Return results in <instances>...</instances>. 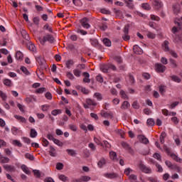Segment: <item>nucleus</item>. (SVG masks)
<instances>
[{
    "label": "nucleus",
    "mask_w": 182,
    "mask_h": 182,
    "mask_svg": "<svg viewBox=\"0 0 182 182\" xmlns=\"http://www.w3.org/2000/svg\"><path fill=\"white\" fill-rule=\"evenodd\" d=\"M38 41L41 45H45L46 42H48L49 43H55L56 40H55V37H53V35L47 33L43 37V38H39Z\"/></svg>",
    "instance_id": "1"
},
{
    "label": "nucleus",
    "mask_w": 182,
    "mask_h": 182,
    "mask_svg": "<svg viewBox=\"0 0 182 182\" xmlns=\"http://www.w3.org/2000/svg\"><path fill=\"white\" fill-rule=\"evenodd\" d=\"M139 167L140 170L143 171V173H146V174H150V173H151V168L147 167L141 162L139 164Z\"/></svg>",
    "instance_id": "2"
},
{
    "label": "nucleus",
    "mask_w": 182,
    "mask_h": 182,
    "mask_svg": "<svg viewBox=\"0 0 182 182\" xmlns=\"http://www.w3.org/2000/svg\"><path fill=\"white\" fill-rule=\"evenodd\" d=\"M89 18H83L80 20V23L83 28H85V29H89L90 28V24L89 23Z\"/></svg>",
    "instance_id": "3"
},
{
    "label": "nucleus",
    "mask_w": 182,
    "mask_h": 182,
    "mask_svg": "<svg viewBox=\"0 0 182 182\" xmlns=\"http://www.w3.org/2000/svg\"><path fill=\"white\" fill-rule=\"evenodd\" d=\"M166 69H167V68H166L165 65H163V64L156 65V72H158V73H164Z\"/></svg>",
    "instance_id": "4"
},
{
    "label": "nucleus",
    "mask_w": 182,
    "mask_h": 182,
    "mask_svg": "<svg viewBox=\"0 0 182 182\" xmlns=\"http://www.w3.org/2000/svg\"><path fill=\"white\" fill-rule=\"evenodd\" d=\"M155 9L163 8V2L161 0H153Z\"/></svg>",
    "instance_id": "5"
},
{
    "label": "nucleus",
    "mask_w": 182,
    "mask_h": 182,
    "mask_svg": "<svg viewBox=\"0 0 182 182\" xmlns=\"http://www.w3.org/2000/svg\"><path fill=\"white\" fill-rule=\"evenodd\" d=\"M139 141L144 144H149V139L144 135L138 136Z\"/></svg>",
    "instance_id": "6"
},
{
    "label": "nucleus",
    "mask_w": 182,
    "mask_h": 182,
    "mask_svg": "<svg viewBox=\"0 0 182 182\" xmlns=\"http://www.w3.org/2000/svg\"><path fill=\"white\" fill-rule=\"evenodd\" d=\"M48 153L51 157H56V149L52 145L49 146Z\"/></svg>",
    "instance_id": "7"
},
{
    "label": "nucleus",
    "mask_w": 182,
    "mask_h": 182,
    "mask_svg": "<svg viewBox=\"0 0 182 182\" xmlns=\"http://www.w3.org/2000/svg\"><path fill=\"white\" fill-rule=\"evenodd\" d=\"M114 12L115 14L116 18H119V19H123V18H124L123 13L120 10L114 9Z\"/></svg>",
    "instance_id": "8"
},
{
    "label": "nucleus",
    "mask_w": 182,
    "mask_h": 182,
    "mask_svg": "<svg viewBox=\"0 0 182 182\" xmlns=\"http://www.w3.org/2000/svg\"><path fill=\"white\" fill-rule=\"evenodd\" d=\"M82 76L85 77V78L83 79V82L85 83H90V79H89V77H90V75L89 74V73H83Z\"/></svg>",
    "instance_id": "9"
},
{
    "label": "nucleus",
    "mask_w": 182,
    "mask_h": 182,
    "mask_svg": "<svg viewBox=\"0 0 182 182\" xmlns=\"http://www.w3.org/2000/svg\"><path fill=\"white\" fill-rule=\"evenodd\" d=\"M85 102L90 106H97V102H96V101H95V100H92L90 98H87L85 100Z\"/></svg>",
    "instance_id": "10"
},
{
    "label": "nucleus",
    "mask_w": 182,
    "mask_h": 182,
    "mask_svg": "<svg viewBox=\"0 0 182 182\" xmlns=\"http://www.w3.org/2000/svg\"><path fill=\"white\" fill-rule=\"evenodd\" d=\"M21 33L22 37L26 39V41H29L30 38H29V34H28V32H26V31H25L24 29L21 30Z\"/></svg>",
    "instance_id": "11"
},
{
    "label": "nucleus",
    "mask_w": 182,
    "mask_h": 182,
    "mask_svg": "<svg viewBox=\"0 0 182 182\" xmlns=\"http://www.w3.org/2000/svg\"><path fill=\"white\" fill-rule=\"evenodd\" d=\"M109 157L113 161H119V159H117V154L114 151L109 152Z\"/></svg>",
    "instance_id": "12"
},
{
    "label": "nucleus",
    "mask_w": 182,
    "mask_h": 182,
    "mask_svg": "<svg viewBox=\"0 0 182 182\" xmlns=\"http://www.w3.org/2000/svg\"><path fill=\"white\" fill-rule=\"evenodd\" d=\"M100 114L102 116V117H107V116H110V119H113V113L112 112H109L107 113L106 112H105V110H102L100 112Z\"/></svg>",
    "instance_id": "13"
},
{
    "label": "nucleus",
    "mask_w": 182,
    "mask_h": 182,
    "mask_svg": "<svg viewBox=\"0 0 182 182\" xmlns=\"http://www.w3.org/2000/svg\"><path fill=\"white\" fill-rule=\"evenodd\" d=\"M105 177L107 178H116L117 177V174L115 173H107L104 174Z\"/></svg>",
    "instance_id": "14"
},
{
    "label": "nucleus",
    "mask_w": 182,
    "mask_h": 182,
    "mask_svg": "<svg viewBox=\"0 0 182 182\" xmlns=\"http://www.w3.org/2000/svg\"><path fill=\"white\" fill-rule=\"evenodd\" d=\"M134 53H136V55H141V49L139 48V46L135 45L133 47Z\"/></svg>",
    "instance_id": "15"
},
{
    "label": "nucleus",
    "mask_w": 182,
    "mask_h": 182,
    "mask_svg": "<svg viewBox=\"0 0 182 182\" xmlns=\"http://www.w3.org/2000/svg\"><path fill=\"white\" fill-rule=\"evenodd\" d=\"M11 159H9V158L6 156H0V163H1L2 164L9 163Z\"/></svg>",
    "instance_id": "16"
},
{
    "label": "nucleus",
    "mask_w": 182,
    "mask_h": 182,
    "mask_svg": "<svg viewBox=\"0 0 182 182\" xmlns=\"http://www.w3.org/2000/svg\"><path fill=\"white\" fill-rule=\"evenodd\" d=\"M3 167L4 168H5V170H6V171H11V172L15 171V167L11 165H4Z\"/></svg>",
    "instance_id": "17"
},
{
    "label": "nucleus",
    "mask_w": 182,
    "mask_h": 182,
    "mask_svg": "<svg viewBox=\"0 0 182 182\" xmlns=\"http://www.w3.org/2000/svg\"><path fill=\"white\" fill-rule=\"evenodd\" d=\"M105 164H106V159H105V158H101L97 163V166L98 167H100V168H102V167H103V166H105Z\"/></svg>",
    "instance_id": "18"
},
{
    "label": "nucleus",
    "mask_w": 182,
    "mask_h": 182,
    "mask_svg": "<svg viewBox=\"0 0 182 182\" xmlns=\"http://www.w3.org/2000/svg\"><path fill=\"white\" fill-rule=\"evenodd\" d=\"M167 134H166L165 132H162L160 136H159V140L161 144H164V138L166 137Z\"/></svg>",
    "instance_id": "19"
},
{
    "label": "nucleus",
    "mask_w": 182,
    "mask_h": 182,
    "mask_svg": "<svg viewBox=\"0 0 182 182\" xmlns=\"http://www.w3.org/2000/svg\"><path fill=\"white\" fill-rule=\"evenodd\" d=\"M130 107V103H129L127 101H124L122 105H121V109L126 110Z\"/></svg>",
    "instance_id": "20"
},
{
    "label": "nucleus",
    "mask_w": 182,
    "mask_h": 182,
    "mask_svg": "<svg viewBox=\"0 0 182 182\" xmlns=\"http://www.w3.org/2000/svg\"><path fill=\"white\" fill-rule=\"evenodd\" d=\"M27 46L29 50H31V52H35V50H36V47L33 43H32V42H28V43L27 44Z\"/></svg>",
    "instance_id": "21"
},
{
    "label": "nucleus",
    "mask_w": 182,
    "mask_h": 182,
    "mask_svg": "<svg viewBox=\"0 0 182 182\" xmlns=\"http://www.w3.org/2000/svg\"><path fill=\"white\" fill-rule=\"evenodd\" d=\"M16 59L17 60H22L23 59V54L21 51H17L16 53Z\"/></svg>",
    "instance_id": "22"
},
{
    "label": "nucleus",
    "mask_w": 182,
    "mask_h": 182,
    "mask_svg": "<svg viewBox=\"0 0 182 182\" xmlns=\"http://www.w3.org/2000/svg\"><path fill=\"white\" fill-rule=\"evenodd\" d=\"M101 69L102 72H104V73H107V72H109V70L110 69V64L103 65Z\"/></svg>",
    "instance_id": "23"
},
{
    "label": "nucleus",
    "mask_w": 182,
    "mask_h": 182,
    "mask_svg": "<svg viewBox=\"0 0 182 182\" xmlns=\"http://www.w3.org/2000/svg\"><path fill=\"white\" fill-rule=\"evenodd\" d=\"M15 119L21 122V123H26V119L22 116L14 115Z\"/></svg>",
    "instance_id": "24"
},
{
    "label": "nucleus",
    "mask_w": 182,
    "mask_h": 182,
    "mask_svg": "<svg viewBox=\"0 0 182 182\" xmlns=\"http://www.w3.org/2000/svg\"><path fill=\"white\" fill-rule=\"evenodd\" d=\"M168 45H170V43L168 41H165L164 42V48L165 52L170 51V48L168 47Z\"/></svg>",
    "instance_id": "25"
},
{
    "label": "nucleus",
    "mask_w": 182,
    "mask_h": 182,
    "mask_svg": "<svg viewBox=\"0 0 182 182\" xmlns=\"http://www.w3.org/2000/svg\"><path fill=\"white\" fill-rule=\"evenodd\" d=\"M21 169L26 174H31V171H29V168H28V166H26V165H22Z\"/></svg>",
    "instance_id": "26"
},
{
    "label": "nucleus",
    "mask_w": 182,
    "mask_h": 182,
    "mask_svg": "<svg viewBox=\"0 0 182 182\" xmlns=\"http://www.w3.org/2000/svg\"><path fill=\"white\" fill-rule=\"evenodd\" d=\"M36 136H38V132H36V130L31 129L30 132V137H31L32 139H35Z\"/></svg>",
    "instance_id": "27"
},
{
    "label": "nucleus",
    "mask_w": 182,
    "mask_h": 182,
    "mask_svg": "<svg viewBox=\"0 0 182 182\" xmlns=\"http://www.w3.org/2000/svg\"><path fill=\"white\" fill-rule=\"evenodd\" d=\"M121 146L125 150H130V145L127 144V142L122 141L121 142Z\"/></svg>",
    "instance_id": "28"
},
{
    "label": "nucleus",
    "mask_w": 182,
    "mask_h": 182,
    "mask_svg": "<svg viewBox=\"0 0 182 182\" xmlns=\"http://www.w3.org/2000/svg\"><path fill=\"white\" fill-rule=\"evenodd\" d=\"M103 43L105 45V46H112V41L109 38H104L103 39Z\"/></svg>",
    "instance_id": "29"
},
{
    "label": "nucleus",
    "mask_w": 182,
    "mask_h": 182,
    "mask_svg": "<svg viewBox=\"0 0 182 182\" xmlns=\"http://www.w3.org/2000/svg\"><path fill=\"white\" fill-rule=\"evenodd\" d=\"M141 8H143V9H145L146 11H150V9H151V6H150V4L147 3L142 4Z\"/></svg>",
    "instance_id": "30"
},
{
    "label": "nucleus",
    "mask_w": 182,
    "mask_h": 182,
    "mask_svg": "<svg viewBox=\"0 0 182 182\" xmlns=\"http://www.w3.org/2000/svg\"><path fill=\"white\" fill-rule=\"evenodd\" d=\"M62 114V109H53L51 112V114H53V116H58V114Z\"/></svg>",
    "instance_id": "31"
},
{
    "label": "nucleus",
    "mask_w": 182,
    "mask_h": 182,
    "mask_svg": "<svg viewBox=\"0 0 182 182\" xmlns=\"http://www.w3.org/2000/svg\"><path fill=\"white\" fill-rule=\"evenodd\" d=\"M25 157H26V159L31 160V161H33L35 160V156H33V155H32L29 153L26 154Z\"/></svg>",
    "instance_id": "32"
},
{
    "label": "nucleus",
    "mask_w": 182,
    "mask_h": 182,
    "mask_svg": "<svg viewBox=\"0 0 182 182\" xmlns=\"http://www.w3.org/2000/svg\"><path fill=\"white\" fill-rule=\"evenodd\" d=\"M171 79L173 82H176V83H180V82H181V79H180V77H178V76H176V75L171 76Z\"/></svg>",
    "instance_id": "33"
},
{
    "label": "nucleus",
    "mask_w": 182,
    "mask_h": 182,
    "mask_svg": "<svg viewBox=\"0 0 182 182\" xmlns=\"http://www.w3.org/2000/svg\"><path fill=\"white\" fill-rule=\"evenodd\" d=\"M66 151L69 156H76V151L73 149H66Z\"/></svg>",
    "instance_id": "34"
},
{
    "label": "nucleus",
    "mask_w": 182,
    "mask_h": 182,
    "mask_svg": "<svg viewBox=\"0 0 182 182\" xmlns=\"http://www.w3.org/2000/svg\"><path fill=\"white\" fill-rule=\"evenodd\" d=\"M119 95H121L122 99H125L127 100H129V97L127 96V94L124 92V90H121L119 92Z\"/></svg>",
    "instance_id": "35"
},
{
    "label": "nucleus",
    "mask_w": 182,
    "mask_h": 182,
    "mask_svg": "<svg viewBox=\"0 0 182 182\" xmlns=\"http://www.w3.org/2000/svg\"><path fill=\"white\" fill-rule=\"evenodd\" d=\"M44 92H46V87H40L36 90V93L40 94V95L43 93Z\"/></svg>",
    "instance_id": "36"
},
{
    "label": "nucleus",
    "mask_w": 182,
    "mask_h": 182,
    "mask_svg": "<svg viewBox=\"0 0 182 182\" xmlns=\"http://www.w3.org/2000/svg\"><path fill=\"white\" fill-rule=\"evenodd\" d=\"M12 143L14 146H17V147H22V143H21V141L15 139L13 140Z\"/></svg>",
    "instance_id": "37"
},
{
    "label": "nucleus",
    "mask_w": 182,
    "mask_h": 182,
    "mask_svg": "<svg viewBox=\"0 0 182 182\" xmlns=\"http://www.w3.org/2000/svg\"><path fill=\"white\" fill-rule=\"evenodd\" d=\"M73 65V60H70L65 63V66L68 68V69H70L72 66Z\"/></svg>",
    "instance_id": "38"
},
{
    "label": "nucleus",
    "mask_w": 182,
    "mask_h": 182,
    "mask_svg": "<svg viewBox=\"0 0 182 182\" xmlns=\"http://www.w3.org/2000/svg\"><path fill=\"white\" fill-rule=\"evenodd\" d=\"M175 24L176 25L179 31H182V23L181 21H180V20H178V21H175Z\"/></svg>",
    "instance_id": "39"
},
{
    "label": "nucleus",
    "mask_w": 182,
    "mask_h": 182,
    "mask_svg": "<svg viewBox=\"0 0 182 182\" xmlns=\"http://www.w3.org/2000/svg\"><path fill=\"white\" fill-rule=\"evenodd\" d=\"M173 139L175 140V143H176V146H180L181 142L180 141V138L178 137V136H177V135L173 136Z\"/></svg>",
    "instance_id": "40"
},
{
    "label": "nucleus",
    "mask_w": 182,
    "mask_h": 182,
    "mask_svg": "<svg viewBox=\"0 0 182 182\" xmlns=\"http://www.w3.org/2000/svg\"><path fill=\"white\" fill-rule=\"evenodd\" d=\"M50 107V105H42L41 106L42 112H48Z\"/></svg>",
    "instance_id": "41"
},
{
    "label": "nucleus",
    "mask_w": 182,
    "mask_h": 182,
    "mask_svg": "<svg viewBox=\"0 0 182 182\" xmlns=\"http://www.w3.org/2000/svg\"><path fill=\"white\" fill-rule=\"evenodd\" d=\"M25 100L28 103H31V102H36V98L33 97H26Z\"/></svg>",
    "instance_id": "42"
},
{
    "label": "nucleus",
    "mask_w": 182,
    "mask_h": 182,
    "mask_svg": "<svg viewBox=\"0 0 182 182\" xmlns=\"http://www.w3.org/2000/svg\"><path fill=\"white\" fill-rule=\"evenodd\" d=\"M172 170H174V171H176V173H181V169L180 168V166L177 165H173L171 168Z\"/></svg>",
    "instance_id": "43"
},
{
    "label": "nucleus",
    "mask_w": 182,
    "mask_h": 182,
    "mask_svg": "<svg viewBox=\"0 0 182 182\" xmlns=\"http://www.w3.org/2000/svg\"><path fill=\"white\" fill-rule=\"evenodd\" d=\"M55 144H57V146H59V147H62L63 146V143L60 141L59 139H55L54 141H53Z\"/></svg>",
    "instance_id": "44"
},
{
    "label": "nucleus",
    "mask_w": 182,
    "mask_h": 182,
    "mask_svg": "<svg viewBox=\"0 0 182 182\" xmlns=\"http://www.w3.org/2000/svg\"><path fill=\"white\" fill-rule=\"evenodd\" d=\"M80 179L81 181L87 182L90 181V180H92V178H90V176H81Z\"/></svg>",
    "instance_id": "45"
},
{
    "label": "nucleus",
    "mask_w": 182,
    "mask_h": 182,
    "mask_svg": "<svg viewBox=\"0 0 182 182\" xmlns=\"http://www.w3.org/2000/svg\"><path fill=\"white\" fill-rule=\"evenodd\" d=\"M43 29L45 31H50L51 33L53 32V31L52 30V28L50 26H49V24H46L44 26H43Z\"/></svg>",
    "instance_id": "46"
},
{
    "label": "nucleus",
    "mask_w": 182,
    "mask_h": 182,
    "mask_svg": "<svg viewBox=\"0 0 182 182\" xmlns=\"http://www.w3.org/2000/svg\"><path fill=\"white\" fill-rule=\"evenodd\" d=\"M68 127L73 132H76L77 130V126H76V124H70Z\"/></svg>",
    "instance_id": "47"
},
{
    "label": "nucleus",
    "mask_w": 182,
    "mask_h": 182,
    "mask_svg": "<svg viewBox=\"0 0 182 182\" xmlns=\"http://www.w3.org/2000/svg\"><path fill=\"white\" fill-rule=\"evenodd\" d=\"M146 123L149 126H154V124H155L154 119H153L151 118L148 119Z\"/></svg>",
    "instance_id": "48"
},
{
    "label": "nucleus",
    "mask_w": 182,
    "mask_h": 182,
    "mask_svg": "<svg viewBox=\"0 0 182 182\" xmlns=\"http://www.w3.org/2000/svg\"><path fill=\"white\" fill-rule=\"evenodd\" d=\"M159 92L163 95V93H166V86L161 85L159 86Z\"/></svg>",
    "instance_id": "49"
},
{
    "label": "nucleus",
    "mask_w": 182,
    "mask_h": 182,
    "mask_svg": "<svg viewBox=\"0 0 182 182\" xmlns=\"http://www.w3.org/2000/svg\"><path fill=\"white\" fill-rule=\"evenodd\" d=\"M132 107L133 109H140V105H139V102H137V101H134L132 103Z\"/></svg>",
    "instance_id": "50"
},
{
    "label": "nucleus",
    "mask_w": 182,
    "mask_h": 182,
    "mask_svg": "<svg viewBox=\"0 0 182 182\" xmlns=\"http://www.w3.org/2000/svg\"><path fill=\"white\" fill-rule=\"evenodd\" d=\"M114 59L117 62L119 65L123 62V60L122 59V57L120 56H115Z\"/></svg>",
    "instance_id": "51"
},
{
    "label": "nucleus",
    "mask_w": 182,
    "mask_h": 182,
    "mask_svg": "<svg viewBox=\"0 0 182 182\" xmlns=\"http://www.w3.org/2000/svg\"><path fill=\"white\" fill-rule=\"evenodd\" d=\"M73 73H74L75 76H76L77 77H79L80 76V74L82 73V72L77 69H75L73 70Z\"/></svg>",
    "instance_id": "52"
},
{
    "label": "nucleus",
    "mask_w": 182,
    "mask_h": 182,
    "mask_svg": "<svg viewBox=\"0 0 182 182\" xmlns=\"http://www.w3.org/2000/svg\"><path fill=\"white\" fill-rule=\"evenodd\" d=\"M171 159H174L175 161H180L181 159L177 156L175 154H171Z\"/></svg>",
    "instance_id": "53"
},
{
    "label": "nucleus",
    "mask_w": 182,
    "mask_h": 182,
    "mask_svg": "<svg viewBox=\"0 0 182 182\" xmlns=\"http://www.w3.org/2000/svg\"><path fill=\"white\" fill-rule=\"evenodd\" d=\"M104 147H105V151H107V149H110L112 147V145L107 142V141H104Z\"/></svg>",
    "instance_id": "54"
},
{
    "label": "nucleus",
    "mask_w": 182,
    "mask_h": 182,
    "mask_svg": "<svg viewBox=\"0 0 182 182\" xmlns=\"http://www.w3.org/2000/svg\"><path fill=\"white\" fill-rule=\"evenodd\" d=\"M94 97H96V99H97V100H102V94H100L99 92H95L94 94Z\"/></svg>",
    "instance_id": "55"
},
{
    "label": "nucleus",
    "mask_w": 182,
    "mask_h": 182,
    "mask_svg": "<svg viewBox=\"0 0 182 182\" xmlns=\"http://www.w3.org/2000/svg\"><path fill=\"white\" fill-rule=\"evenodd\" d=\"M90 42L92 46L96 47L97 45H99V41H97V39L90 40Z\"/></svg>",
    "instance_id": "56"
},
{
    "label": "nucleus",
    "mask_w": 182,
    "mask_h": 182,
    "mask_svg": "<svg viewBox=\"0 0 182 182\" xmlns=\"http://www.w3.org/2000/svg\"><path fill=\"white\" fill-rule=\"evenodd\" d=\"M33 173L36 177H41V171L39 170L34 169L33 170Z\"/></svg>",
    "instance_id": "57"
},
{
    "label": "nucleus",
    "mask_w": 182,
    "mask_h": 182,
    "mask_svg": "<svg viewBox=\"0 0 182 182\" xmlns=\"http://www.w3.org/2000/svg\"><path fill=\"white\" fill-rule=\"evenodd\" d=\"M73 4H74L75 6H80L82 5V1L80 0H73Z\"/></svg>",
    "instance_id": "58"
},
{
    "label": "nucleus",
    "mask_w": 182,
    "mask_h": 182,
    "mask_svg": "<svg viewBox=\"0 0 182 182\" xmlns=\"http://www.w3.org/2000/svg\"><path fill=\"white\" fill-rule=\"evenodd\" d=\"M59 179L61 180V181H68V176H66L65 175H60Z\"/></svg>",
    "instance_id": "59"
},
{
    "label": "nucleus",
    "mask_w": 182,
    "mask_h": 182,
    "mask_svg": "<svg viewBox=\"0 0 182 182\" xmlns=\"http://www.w3.org/2000/svg\"><path fill=\"white\" fill-rule=\"evenodd\" d=\"M56 168L57 170H63V164L58 162L56 164Z\"/></svg>",
    "instance_id": "60"
},
{
    "label": "nucleus",
    "mask_w": 182,
    "mask_h": 182,
    "mask_svg": "<svg viewBox=\"0 0 182 182\" xmlns=\"http://www.w3.org/2000/svg\"><path fill=\"white\" fill-rule=\"evenodd\" d=\"M11 83H12V82L9 79H5L4 80V85H5L6 86H11Z\"/></svg>",
    "instance_id": "61"
},
{
    "label": "nucleus",
    "mask_w": 182,
    "mask_h": 182,
    "mask_svg": "<svg viewBox=\"0 0 182 182\" xmlns=\"http://www.w3.org/2000/svg\"><path fill=\"white\" fill-rule=\"evenodd\" d=\"M45 96L46 99H47L48 100H52V93H50V92L46 93Z\"/></svg>",
    "instance_id": "62"
},
{
    "label": "nucleus",
    "mask_w": 182,
    "mask_h": 182,
    "mask_svg": "<svg viewBox=\"0 0 182 182\" xmlns=\"http://www.w3.org/2000/svg\"><path fill=\"white\" fill-rule=\"evenodd\" d=\"M21 70L25 73V75H29V71L26 67H21Z\"/></svg>",
    "instance_id": "63"
},
{
    "label": "nucleus",
    "mask_w": 182,
    "mask_h": 182,
    "mask_svg": "<svg viewBox=\"0 0 182 182\" xmlns=\"http://www.w3.org/2000/svg\"><path fill=\"white\" fill-rule=\"evenodd\" d=\"M44 182H55V181L51 177H47L44 180Z\"/></svg>",
    "instance_id": "64"
}]
</instances>
